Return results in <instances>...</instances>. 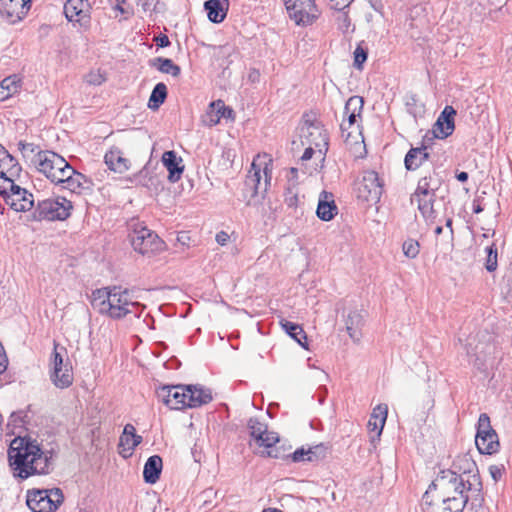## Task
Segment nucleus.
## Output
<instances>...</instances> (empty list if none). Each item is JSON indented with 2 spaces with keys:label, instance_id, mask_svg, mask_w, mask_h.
Listing matches in <instances>:
<instances>
[{
  "label": "nucleus",
  "instance_id": "a18cd8bd",
  "mask_svg": "<svg viewBox=\"0 0 512 512\" xmlns=\"http://www.w3.org/2000/svg\"><path fill=\"white\" fill-rule=\"evenodd\" d=\"M130 446H131V436H130V434H125V429H124L123 433L119 439V448H121V450L119 451V454L124 458L131 456L132 451L130 449Z\"/></svg>",
  "mask_w": 512,
  "mask_h": 512
},
{
  "label": "nucleus",
  "instance_id": "3c124183",
  "mask_svg": "<svg viewBox=\"0 0 512 512\" xmlns=\"http://www.w3.org/2000/svg\"><path fill=\"white\" fill-rule=\"evenodd\" d=\"M352 2L353 0H328L329 6L336 11L345 10Z\"/></svg>",
  "mask_w": 512,
  "mask_h": 512
},
{
  "label": "nucleus",
  "instance_id": "ea45409f",
  "mask_svg": "<svg viewBox=\"0 0 512 512\" xmlns=\"http://www.w3.org/2000/svg\"><path fill=\"white\" fill-rule=\"evenodd\" d=\"M318 447L309 448L305 450L304 448H299L295 450L292 454L288 455V458H291L293 462H312L317 459L316 451Z\"/></svg>",
  "mask_w": 512,
  "mask_h": 512
},
{
  "label": "nucleus",
  "instance_id": "2eb2a0df",
  "mask_svg": "<svg viewBox=\"0 0 512 512\" xmlns=\"http://www.w3.org/2000/svg\"><path fill=\"white\" fill-rule=\"evenodd\" d=\"M300 138L303 145L317 148L320 155H324L328 149L327 134L319 123L306 122L301 127Z\"/></svg>",
  "mask_w": 512,
  "mask_h": 512
},
{
  "label": "nucleus",
  "instance_id": "473e14b6",
  "mask_svg": "<svg viewBox=\"0 0 512 512\" xmlns=\"http://www.w3.org/2000/svg\"><path fill=\"white\" fill-rule=\"evenodd\" d=\"M440 186L441 179L438 174L433 171V173L428 176H424L419 179L415 193H417V195L425 196L435 195Z\"/></svg>",
  "mask_w": 512,
  "mask_h": 512
},
{
  "label": "nucleus",
  "instance_id": "5701e85b",
  "mask_svg": "<svg viewBox=\"0 0 512 512\" xmlns=\"http://www.w3.org/2000/svg\"><path fill=\"white\" fill-rule=\"evenodd\" d=\"M186 395L188 408L200 407L212 401L210 389H204L198 385H186Z\"/></svg>",
  "mask_w": 512,
  "mask_h": 512
},
{
  "label": "nucleus",
  "instance_id": "79ce46f5",
  "mask_svg": "<svg viewBox=\"0 0 512 512\" xmlns=\"http://www.w3.org/2000/svg\"><path fill=\"white\" fill-rule=\"evenodd\" d=\"M62 168L63 169L58 170L55 174H52L50 179L52 183H55L56 185H61V187L69 178H71V176L76 171L67 161L66 167Z\"/></svg>",
  "mask_w": 512,
  "mask_h": 512
},
{
  "label": "nucleus",
  "instance_id": "f8f14e48",
  "mask_svg": "<svg viewBox=\"0 0 512 512\" xmlns=\"http://www.w3.org/2000/svg\"><path fill=\"white\" fill-rule=\"evenodd\" d=\"M270 180L271 172L269 173L267 165L262 170L257 166L254 160L245 179V191L250 193L251 198L257 196L264 197V194L270 184Z\"/></svg>",
  "mask_w": 512,
  "mask_h": 512
},
{
  "label": "nucleus",
  "instance_id": "4be33fe9",
  "mask_svg": "<svg viewBox=\"0 0 512 512\" xmlns=\"http://www.w3.org/2000/svg\"><path fill=\"white\" fill-rule=\"evenodd\" d=\"M344 322L346 331L354 342H359L362 337V327L364 325V315L361 310H349L347 315H344Z\"/></svg>",
  "mask_w": 512,
  "mask_h": 512
},
{
  "label": "nucleus",
  "instance_id": "9b49d317",
  "mask_svg": "<svg viewBox=\"0 0 512 512\" xmlns=\"http://www.w3.org/2000/svg\"><path fill=\"white\" fill-rule=\"evenodd\" d=\"M466 504L467 498L463 496L440 498L435 502L431 490H427L422 497L423 512H462Z\"/></svg>",
  "mask_w": 512,
  "mask_h": 512
},
{
  "label": "nucleus",
  "instance_id": "423d86ee",
  "mask_svg": "<svg viewBox=\"0 0 512 512\" xmlns=\"http://www.w3.org/2000/svg\"><path fill=\"white\" fill-rule=\"evenodd\" d=\"M451 472H457L458 476L467 482V491L472 493L475 501H482V482L478 467L469 454L458 455L452 464Z\"/></svg>",
  "mask_w": 512,
  "mask_h": 512
},
{
  "label": "nucleus",
  "instance_id": "5fc2aeb1",
  "mask_svg": "<svg viewBox=\"0 0 512 512\" xmlns=\"http://www.w3.org/2000/svg\"><path fill=\"white\" fill-rule=\"evenodd\" d=\"M105 81V78L99 73H90L87 82L92 85H100Z\"/></svg>",
  "mask_w": 512,
  "mask_h": 512
},
{
  "label": "nucleus",
  "instance_id": "a878e982",
  "mask_svg": "<svg viewBox=\"0 0 512 512\" xmlns=\"http://www.w3.org/2000/svg\"><path fill=\"white\" fill-rule=\"evenodd\" d=\"M338 208L331 192L322 191L319 196L316 210L317 216L323 221H330L337 214Z\"/></svg>",
  "mask_w": 512,
  "mask_h": 512
},
{
  "label": "nucleus",
  "instance_id": "72a5a7b5",
  "mask_svg": "<svg viewBox=\"0 0 512 512\" xmlns=\"http://www.w3.org/2000/svg\"><path fill=\"white\" fill-rule=\"evenodd\" d=\"M0 170H4L10 176H18L21 172V166L17 160L0 145Z\"/></svg>",
  "mask_w": 512,
  "mask_h": 512
},
{
  "label": "nucleus",
  "instance_id": "20e7f679",
  "mask_svg": "<svg viewBox=\"0 0 512 512\" xmlns=\"http://www.w3.org/2000/svg\"><path fill=\"white\" fill-rule=\"evenodd\" d=\"M247 427L252 438L249 442L250 447L255 444L258 448H264L263 450H255V454L267 458H281L279 450L274 448L279 442V436L276 432L269 431L267 425L257 418H250Z\"/></svg>",
  "mask_w": 512,
  "mask_h": 512
},
{
  "label": "nucleus",
  "instance_id": "7c9ffc66",
  "mask_svg": "<svg viewBox=\"0 0 512 512\" xmlns=\"http://www.w3.org/2000/svg\"><path fill=\"white\" fill-rule=\"evenodd\" d=\"M163 462L159 455L150 456L145 462L143 469L144 481L148 484L156 483L162 471Z\"/></svg>",
  "mask_w": 512,
  "mask_h": 512
},
{
  "label": "nucleus",
  "instance_id": "4468645a",
  "mask_svg": "<svg viewBox=\"0 0 512 512\" xmlns=\"http://www.w3.org/2000/svg\"><path fill=\"white\" fill-rule=\"evenodd\" d=\"M58 344L54 343V351L50 361V380L60 389L68 388L73 383V373L69 363L64 364L63 356L57 351Z\"/></svg>",
  "mask_w": 512,
  "mask_h": 512
},
{
  "label": "nucleus",
  "instance_id": "dca6fc26",
  "mask_svg": "<svg viewBox=\"0 0 512 512\" xmlns=\"http://www.w3.org/2000/svg\"><path fill=\"white\" fill-rule=\"evenodd\" d=\"M37 170L43 173L49 180L61 167H66V160L53 151H38L33 160Z\"/></svg>",
  "mask_w": 512,
  "mask_h": 512
},
{
  "label": "nucleus",
  "instance_id": "0e129e2a",
  "mask_svg": "<svg viewBox=\"0 0 512 512\" xmlns=\"http://www.w3.org/2000/svg\"><path fill=\"white\" fill-rule=\"evenodd\" d=\"M215 113H216V108H214V112H212V108L209 106V110L206 113V116H205L206 118L204 121L208 124L209 119H215Z\"/></svg>",
  "mask_w": 512,
  "mask_h": 512
},
{
  "label": "nucleus",
  "instance_id": "c85d7f7f",
  "mask_svg": "<svg viewBox=\"0 0 512 512\" xmlns=\"http://www.w3.org/2000/svg\"><path fill=\"white\" fill-rule=\"evenodd\" d=\"M363 98L360 96H351L345 104L344 112L348 116L347 121H343L340 125L342 131L349 129L356 123L357 117L360 116L363 109Z\"/></svg>",
  "mask_w": 512,
  "mask_h": 512
},
{
  "label": "nucleus",
  "instance_id": "680f3d73",
  "mask_svg": "<svg viewBox=\"0 0 512 512\" xmlns=\"http://www.w3.org/2000/svg\"><path fill=\"white\" fill-rule=\"evenodd\" d=\"M456 178L460 182H466L468 180V173L465 171H461L456 174Z\"/></svg>",
  "mask_w": 512,
  "mask_h": 512
},
{
  "label": "nucleus",
  "instance_id": "ddd939ff",
  "mask_svg": "<svg viewBox=\"0 0 512 512\" xmlns=\"http://www.w3.org/2000/svg\"><path fill=\"white\" fill-rule=\"evenodd\" d=\"M383 192V183L377 172L365 171L357 184V197L365 202L377 203Z\"/></svg>",
  "mask_w": 512,
  "mask_h": 512
},
{
  "label": "nucleus",
  "instance_id": "49530a36",
  "mask_svg": "<svg viewBox=\"0 0 512 512\" xmlns=\"http://www.w3.org/2000/svg\"><path fill=\"white\" fill-rule=\"evenodd\" d=\"M388 413V407L386 404H379L377 405L371 414V419H376L379 421L381 428H384L386 418Z\"/></svg>",
  "mask_w": 512,
  "mask_h": 512
},
{
  "label": "nucleus",
  "instance_id": "13d9d810",
  "mask_svg": "<svg viewBox=\"0 0 512 512\" xmlns=\"http://www.w3.org/2000/svg\"><path fill=\"white\" fill-rule=\"evenodd\" d=\"M314 148L315 147L308 145V147L305 149V151L301 157V160L302 161L310 160L312 158L313 154L315 153Z\"/></svg>",
  "mask_w": 512,
  "mask_h": 512
},
{
  "label": "nucleus",
  "instance_id": "cd10ccee",
  "mask_svg": "<svg viewBox=\"0 0 512 512\" xmlns=\"http://www.w3.org/2000/svg\"><path fill=\"white\" fill-rule=\"evenodd\" d=\"M162 162L168 170V179L170 182H177L184 171V166L181 165L182 159L178 157L173 150L165 151L162 155Z\"/></svg>",
  "mask_w": 512,
  "mask_h": 512
},
{
  "label": "nucleus",
  "instance_id": "864d4df0",
  "mask_svg": "<svg viewBox=\"0 0 512 512\" xmlns=\"http://www.w3.org/2000/svg\"><path fill=\"white\" fill-rule=\"evenodd\" d=\"M368 429L371 431V432H375L376 433V437H380L381 433H382V430L383 428H381V425L379 423L378 420L376 419H369L368 421Z\"/></svg>",
  "mask_w": 512,
  "mask_h": 512
},
{
  "label": "nucleus",
  "instance_id": "c9c22d12",
  "mask_svg": "<svg viewBox=\"0 0 512 512\" xmlns=\"http://www.w3.org/2000/svg\"><path fill=\"white\" fill-rule=\"evenodd\" d=\"M150 66L155 67L162 73L170 74L173 77H178L181 74V68L174 64V62L169 58H154L150 60Z\"/></svg>",
  "mask_w": 512,
  "mask_h": 512
},
{
  "label": "nucleus",
  "instance_id": "c756f323",
  "mask_svg": "<svg viewBox=\"0 0 512 512\" xmlns=\"http://www.w3.org/2000/svg\"><path fill=\"white\" fill-rule=\"evenodd\" d=\"M229 8V0H207L204 9L207 11L208 19L213 23H221Z\"/></svg>",
  "mask_w": 512,
  "mask_h": 512
},
{
  "label": "nucleus",
  "instance_id": "69168bd1",
  "mask_svg": "<svg viewBox=\"0 0 512 512\" xmlns=\"http://www.w3.org/2000/svg\"><path fill=\"white\" fill-rule=\"evenodd\" d=\"M452 224H453V220H452V218H448V219L446 220V222H445V226H446L447 228H449V230H450V236H451V238L453 237V228H452Z\"/></svg>",
  "mask_w": 512,
  "mask_h": 512
},
{
  "label": "nucleus",
  "instance_id": "a19ab883",
  "mask_svg": "<svg viewBox=\"0 0 512 512\" xmlns=\"http://www.w3.org/2000/svg\"><path fill=\"white\" fill-rule=\"evenodd\" d=\"M14 176H10L4 170H0V195L3 197L6 202V197L14 190V187L17 185L14 183Z\"/></svg>",
  "mask_w": 512,
  "mask_h": 512
},
{
  "label": "nucleus",
  "instance_id": "bb28decb",
  "mask_svg": "<svg viewBox=\"0 0 512 512\" xmlns=\"http://www.w3.org/2000/svg\"><path fill=\"white\" fill-rule=\"evenodd\" d=\"M411 202L417 203V207L423 218L425 219L427 224H432L435 222L436 213L434 210V202L435 195H417V193H413L411 195Z\"/></svg>",
  "mask_w": 512,
  "mask_h": 512
},
{
  "label": "nucleus",
  "instance_id": "4c0bfd02",
  "mask_svg": "<svg viewBox=\"0 0 512 512\" xmlns=\"http://www.w3.org/2000/svg\"><path fill=\"white\" fill-rule=\"evenodd\" d=\"M167 98V87L164 83H157L150 95L148 107L155 111L157 110Z\"/></svg>",
  "mask_w": 512,
  "mask_h": 512
},
{
  "label": "nucleus",
  "instance_id": "f03ea898",
  "mask_svg": "<svg viewBox=\"0 0 512 512\" xmlns=\"http://www.w3.org/2000/svg\"><path fill=\"white\" fill-rule=\"evenodd\" d=\"M91 305L100 314L113 319H121L129 313H134L139 302L134 301L128 289L120 286L104 287L92 292Z\"/></svg>",
  "mask_w": 512,
  "mask_h": 512
},
{
  "label": "nucleus",
  "instance_id": "4d7b16f0",
  "mask_svg": "<svg viewBox=\"0 0 512 512\" xmlns=\"http://www.w3.org/2000/svg\"><path fill=\"white\" fill-rule=\"evenodd\" d=\"M7 365H8V360H7V356H6V353L3 348L2 351H0V374L5 372V370L7 369Z\"/></svg>",
  "mask_w": 512,
  "mask_h": 512
},
{
  "label": "nucleus",
  "instance_id": "e433bc0d",
  "mask_svg": "<svg viewBox=\"0 0 512 512\" xmlns=\"http://www.w3.org/2000/svg\"><path fill=\"white\" fill-rule=\"evenodd\" d=\"M20 79L17 76H9L0 82V101H4L18 92Z\"/></svg>",
  "mask_w": 512,
  "mask_h": 512
},
{
  "label": "nucleus",
  "instance_id": "39448f33",
  "mask_svg": "<svg viewBox=\"0 0 512 512\" xmlns=\"http://www.w3.org/2000/svg\"><path fill=\"white\" fill-rule=\"evenodd\" d=\"M427 490H431V495H433L434 491L439 490L437 500H440V498L463 496V498H467V502L470 499L475 501L472 493L467 491V482L458 476L457 472H451L450 470L442 471L429 485Z\"/></svg>",
  "mask_w": 512,
  "mask_h": 512
},
{
  "label": "nucleus",
  "instance_id": "c03bdc74",
  "mask_svg": "<svg viewBox=\"0 0 512 512\" xmlns=\"http://www.w3.org/2000/svg\"><path fill=\"white\" fill-rule=\"evenodd\" d=\"M402 250L406 257H408L410 259H414L419 254L420 245H419L418 241H416L414 239H408V240L404 241V243L402 245Z\"/></svg>",
  "mask_w": 512,
  "mask_h": 512
},
{
  "label": "nucleus",
  "instance_id": "7ed1b4c3",
  "mask_svg": "<svg viewBox=\"0 0 512 512\" xmlns=\"http://www.w3.org/2000/svg\"><path fill=\"white\" fill-rule=\"evenodd\" d=\"M128 227L131 245L139 254L150 256L163 250L164 242L154 231L147 228L143 222H140L138 219H132Z\"/></svg>",
  "mask_w": 512,
  "mask_h": 512
},
{
  "label": "nucleus",
  "instance_id": "052dcab7",
  "mask_svg": "<svg viewBox=\"0 0 512 512\" xmlns=\"http://www.w3.org/2000/svg\"><path fill=\"white\" fill-rule=\"evenodd\" d=\"M472 210L474 213L476 214H479L483 211V207L481 206V204L479 203V200L475 199L473 201V207H472Z\"/></svg>",
  "mask_w": 512,
  "mask_h": 512
},
{
  "label": "nucleus",
  "instance_id": "603ef678",
  "mask_svg": "<svg viewBox=\"0 0 512 512\" xmlns=\"http://www.w3.org/2000/svg\"><path fill=\"white\" fill-rule=\"evenodd\" d=\"M504 472L503 465H491L489 467V473L491 477L494 479V481H498L501 479Z\"/></svg>",
  "mask_w": 512,
  "mask_h": 512
},
{
  "label": "nucleus",
  "instance_id": "412c9836",
  "mask_svg": "<svg viewBox=\"0 0 512 512\" xmlns=\"http://www.w3.org/2000/svg\"><path fill=\"white\" fill-rule=\"evenodd\" d=\"M6 204L17 212H25L34 207V197L26 189L17 185L6 197Z\"/></svg>",
  "mask_w": 512,
  "mask_h": 512
},
{
  "label": "nucleus",
  "instance_id": "9d476101",
  "mask_svg": "<svg viewBox=\"0 0 512 512\" xmlns=\"http://www.w3.org/2000/svg\"><path fill=\"white\" fill-rule=\"evenodd\" d=\"M284 3L290 18L297 25H311L320 15L314 0H284Z\"/></svg>",
  "mask_w": 512,
  "mask_h": 512
},
{
  "label": "nucleus",
  "instance_id": "393cba45",
  "mask_svg": "<svg viewBox=\"0 0 512 512\" xmlns=\"http://www.w3.org/2000/svg\"><path fill=\"white\" fill-rule=\"evenodd\" d=\"M429 157L428 146L425 143L420 147H411L404 159L405 168L408 171H415L420 168Z\"/></svg>",
  "mask_w": 512,
  "mask_h": 512
},
{
  "label": "nucleus",
  "instance_id": "6e6552de",
  "mask_svg": "<svg viewBox=\"0 0 512 512\" xmlns=\"http://www.w3.org/2000/svg\"><path fill=\"white\" fill-rule=\"evenodd\" d=\"M72 208L71 201L64 197L48 198L38 201L32 217L35 221L65 220L70 216Z\"/></svg>",
  "mask_w": 512,
  "mask_h": 512
},
{
  "label": "nucleus",
  "instance_id": "f3484780",
  "mask_svg": "<svg viewBox=\"0 0 512 512\" xmlns=\"http://www.w3.org/2000/svg\"><path fill=\"white\" fill-rule=\"evenodd\" d=\"M160 399L170 409L186 408L187 395L186 385H166L156 391Z\"/></svg>",
  "mask_w": 512,
  "mask_h": 512
},
{
  "label": "nucleus",
  "instance_id": "338daca9",
  "mask_svg": "<svg viewBox=\"0 0 512 512\" xmlns=\"http://www.w3.org/2000/svg\"><path fill=\"white\" fill-rule=\"evenodd\" d=\"M144 308H145V306L139 303V307L133 308L134 309V313L133 314L135 316H137V317H140V314H141V312L143 311Z\"/></svg>",
  "mask_w": 512,
  "mask_h": 512
},
{
  "label": "nucleus",
  "instance_id": "aec40b11",
  "mask_svg": "<svg viewBox=\"0 0 512 512\" xmlns=\"http://www.w3.org/2000/svg\"><path fill=\"white\" fill-rule=\"evenodd\" d=\"M456 115V110L452 106H445L443 111L438 116L436 122L433 125V129L431 133L433 136L430 139L438 138L445 139L450 136L454 129V117Z\"/></svg>",
  "mask_w": 512,
  "mask_h": 512
},
{
  "label": "nucleus",
  "instance_id": "de8ad7c7",
  "mask_svg": "<svg viewBox=\"0 0 512 512\" xmlns=\"http://www.w3.org/2000/svg\"><path fill=\"white\" fill-rule=\"evenodd\" d=\"M368 51L361 44H359L354 51V66L357 69H362L364 62L367 60Z\"/></svg>",
  "mask_w": 512,
  "mask_h": 512
},
{
  "label": "nucleus",
  "instance_id": "f257e3e1",
  "mask_svg": "<svg viewBox=\"0 0 512 512\" xmlns=\"http://www.w3.org/2000/svg\"><path fill=\"white\" fill-rule=\"evenodd\" d=\"M8 457L21 479L36 474L47 475L53 469L52 451H43L40 444L30 437H16L10 444Z\"/></svg>",
  "mask_w": 512,
  "mask_h": 512
},
{
  "label": "nucleus",
  "instance_id": "37998d69",
  "mask_svg": "<svg viewBox=\"0 0 512 512\" xmlns=\"http://www.w3.org/2000/svg\"><path fill=\"white\" fill-rule=\"evenodd\" d=\"M486 252H487V258H486L485 268L488 272H494L498 266V262H497L498 252H497L496 245L493 243L490 246H488L486 248Z\"/></svg>",
  "mask_w": 512,
  "mask_h": 512
},
{
  "label": "nucleus",
  "instance_id": "58836bf2",
  "mask_svg": "<svg viewBox=\"0 0 512 512\" xmlns=\"http://www.w3.org/2000/svg\"><path fill=\"white\" fill-rule=\"evenodd\" d=\"M210 107L212 108V112H214V108H216L215 119H209L208 125L214 126L219 123L221 118H233L234 111L225 106L222 100H217L210 103Z\"/></svg>",
  "mask_w": 512,
  "mask_h": 512
},
{
  "label": "nucleus",
  "instance_id": "a211bd4d",
  "mask_svg": "<svg viewBox=\"0 0 512 512\" xmlns=\"http://www.w3.org/2000/svg\"><path fill=\"white\" fill-rule=\"evenodd\" d=\"M31 7V0H0V16L9 24L21 21Z\"/></svg>",
  "mask_w": 512,
  "mask_h": 512
},
{
  "label": "nucleus",
  "instance_id": "09e8293b",
  "mask_svg": "<svg viewBox=\"0 0 512 512\" xmlns=\"http://www.w3.org/2000/svg\"><path fill=\"white\" fill-rule=\"evenodd\" d=\"M337 12H338V15L336 17L337 27L340 31H342L343 33H346V32H348V30L351 26L350 17L348 15V13L345 12L344 10L337 11Z\"/></svg>",
  "mask_w": 512,
  "mask_h": 512
},
{
  "label": "nucleus",
  "instance_id": "2f4dec72",
  "mask_svg": "<svg viewBox=\"0 0 512 512\" xmlns=\"http://www.w3.org/2000/svg\"><path fill=\"white\" fill-rule=\"evenodd\" d=\"M92 187V181L77 171H75L71 178H69L62 186V188L76 194H82L83 192L91 191Z\"/></svg>",
  "mask_w": 512,
  "mask_h": 512
},
{
  "label": "nucleus",
  "instance_id": "774afa93",
  "mask_svg": "<svg viewBox=\"0 0 512 512\" xmlns=\"http://www.w3.org/2000/svg\"><path fill=\"white\" fill-rule=\"evenodd\" d=\"M115 2H116V7L115 8L118 11H120L121 13H124L125 11H124V9L122 7V4L125 2V0H115Z\"/></svg>",
  "mask_w": 512,
  "mask_h": 512
},
{
  "label": "nucleus",
  "instance_id": "6e6d98bb",
  "mask_svg": "<svg viewBox=\"0 0 512 512\" xmlns=\"http://www.w3.org/2000/svg\"><path fill=\"white\" fill-rule=\"evenodd\" d=\"M156 45L160 48H164L170 45V40L167 35L161 34L156 38Z\"/></svg>",
  "mask_w": 512,
  "mask_h": 512
},
{
  "label": "nucleus",
  "instance_id": "b1692460",
  "mask_svg": "<svg viewBox=\"0 0 512 512\" xmlns=\"http://www.w3.org/2000/svg\"><path fill=\"white\" fill-rule=\"evenodd\" d=\"M108 168L116 173H125L130 169V161L118 147H112L104 156Z\"/></svg>",
  "mask_w": 512,
  "mask_h": 512
},
{
  "label": "nucleus",
  "instance_id": "1a4fd4ad",
  "mask_svg": "<svg viewBox=\"0 0 512 512\" xmlns=\"http://www.w3.org/2000/svg\"><path fill=\"white\" fill-rule=\"evenodd\" d=\"M475 444L481 454L491 455L499 449L498 435L490 425V418L483 413L479 416Z\"/></svg>",
  "mask_w": 512,
  "mask_h": 512
},
{
  "label": "nucleus",
  "instance_id": "e2e57ef3",
  "mask_svg": "<svg viewBox=\"0 0 512 512\" xmlns=\"http://www.w3.org/2000/svg\"><path fill=\"white\" fill-rule=\"evenodd\" d=\"M19 146L21 147L22 151L30 150L31 152H34V150H35L34 149V144H32V143L24 144V143L20 142Z\"/></svg>",
  "mask_w": 512,
  "mask_h": 512
},
{
  "label": "nucleus",
  "instance_id": "bf43d9fd",
  "mask_svg": "<svg viewBox=\"0 0 512 512\" xmlns=\"http://www.w3.org/2000/svg\"><path fill=\"white\" fill-rule=\"evenodd\" d=\"M228 239H229V235L224 231H221V232L217 233V235H216V241L220 245H225L226 242L228 241Z\"/></svg>",
  "mask_w": 512,
  "mask_h": 512
},
{
  "label": "nucleus",
  "instance_id": "8fccbe9b",
  "mask_svg": "<svg viewBox=\"0 0 512 512\" xmlns=\"http://www.w3.org/2000/svg\"><path fill=\"white\" fill-rule=\"evenodd\" d=\"M125 434H130L131 436L130 449L133 452V450L142 442L143 438L141 435L136 434V429L132 424L125 425Z\"/></svg>",
  "mask_w": 512,
  "mask_h": 512
},
{
  "label": "nucleus",
  "instance_id": "6ab92c4d",
  "mask_svg": "<svg viewBox=\"0 0 512 512\" xmlns=\"http://www.w3.org/2000/svg\"><path fill=\"white\" fill-rule=\"evenodd\" d=\"M90 4L87 0H67L64 4V14L69 22H78L87 27L90 23Z\"/></svg>",
  "mask_w": 512,
  "mask_h": 512
},
{
  "label": "nucleus",
  "instance_id": "0eeeda50",
  "mask_svg": "<svg viewBox=\"0 0 512 512\" xmlns=\"http://www.w3.org/2000/svg\"><path fill=\"white\" fill-rule=\"evenodd\" d=\"M64 501L60 488L28 490L26 503L32 512H55Z\"/></svg>",
  "mask_w": 512,
  "mask_h": 512
},
{
  "label": "nucleus",
  "instance_id": "f704fd0d",
  "mask_svg": "<svg viewBox=\"0 0 512 512\" xmlns=\"http://www.w3.org/2000/svg\"><path fill=\"white\" fill-rule=\"evenodd\" d=\"M281 326L284 329V331L293 338L300 346L307 349V335L303 328L296 323L287 321V320H281Z\"/></svg>",
  "mask_w": 512,
  "mask_h": 512
}]
</instances>
